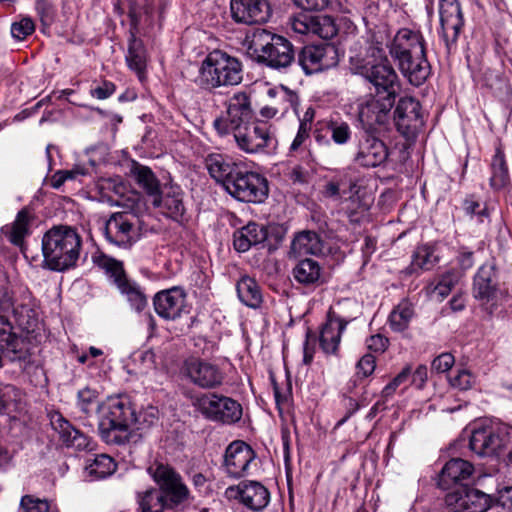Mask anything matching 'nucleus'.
I'll use <instances>...</instances> for the list:
<instances>
[{"label":"nucleus","mask_w":512,"mask_h":512,"mask_svg":"<svg viewBox=\"0 0 512 512\" xmlns=\"http://www.w3.org/2000/svg\"><path fill=\"white\" fill-rule=\"evenodd\" d=\"M99 434L108 445H125L132 437L131 427L146 429L153 426L159 417L154 406H148L137 415L126 396L109 398L102 406Z\"/></svg>","instance_id":"f257e3e1"},{"label":"nucleus","mask_w":512,"mask_h":512,"mask_svg":"<svg viewBox=\"0 0 512 512\" xmlns=\"http://www.w3.org/2000/svg\"><path fill=\"white\" fill-rule=\"evenodd\" d=\"M390 56L410 84L420 86L428 78L431 67L420 31L409 28L399 29L392 37Z\"/></svg>","instance_id":"f03ea898"},{"label":"nucleus","mask_w":512,"mask_h":512,"mask_svg":"<svg viewBox=\"0 0 512 512\" xmlns=\"http://www.w3.org/2000/svg\"><path fill=\"white\" fill-rule=\"evenodd\" d=\"M41 248L44 267L63 272L77 265L82 238L71 226L55 225L44 233Z\"/></svg>","instance_id":"7ed1b4c3"},{"label":"nucleus","mask_w":512,"mask_h":512,"mask_svg":"<svg viewBox=\"0 0 512 512\" xmlns=\"http://www.w3.org/2000/svg\"><path fill=\"white\" fill-rule=\"evenodd\" d=\"M243 80L241 61L222 50H213L199 68L196 83L205 90H215L240 84Z\"/></svg>","instance_id":"20e7f679"},{"label":"nucleus","mask_w":512,"mask_h":512,"mask_svg":"<svg viewBox=\"0 0 512 512\" xmlns=\"http://www.w3.org/2000/svg\"><path fill=\"white\" fill-rule=\"evenodd\" d=\"M249 48L253 51L258 63L272 69L284 70L295 61L292 43L285 37L265 29L254 32Z\"/></svg>","instance_id":"39448f33"},{"label":"nucleus","mask_w":512,"mask_h":512,"mask_svg":"<svg viewBox=\"0 0 512 512\" xmlns=\"http://www.w3.org/2000/svg\"><path fill=\"white\" fill-rule=\"evenodd\" d=\"M351 65L353 73L369 82L377 96H398L400 79L389 58L355 59L351 61Z\"/></svg>","instance_id":"423d86ee"},{"label":"nucleus","mask_w":512,"mask_h":512,"mask_svg":"<svg viewBox=\"0 0 512 512\" xmlns=\"http://www.w3.org/2000/svg\"><path fill=\"white\" fill-rule=\"evenodd\" d=\"M92 262L113 281L132 309L141 312L147 307L148 302L144 290L136 281L128 278L122 261L104 253H96L92 255Z\"/></svg>","instance_id":"0eeeda50"},{"label":"nucleus","mask_w":512,"mask_h":512,"mask_svg":"<svg viewBox=\"0 0 512 512\" xmlns=\"http://www.w3.org/2000/svg\"><path fill=\"white\" fill-rule=\"evenodd\" d=\"M239 150L247 154H271L278 146L272 126L264 121H251L231 132Z\"/></svg>","instance_id":"6e6552de"},{"label":"nucleus","mask_w":512,"mask_h":512,"mask_svg":"<svg viewBox=\"0 0 512 512\" xmlns=\"http://www.w3.org/2000/svg\"><path fill=\"white\" fill-rule=\"evenodd\" d=\"M225 111L213 121V127L220 136H226L254 119L251 96L245 91L235 92L224 103Z\"/></svg>","instance_id":"1a4fd4ad"},{"label":"nucleus","mask_w":512,"mask_h":512,"mask_svg":"<svg viewBox=\"0 0 512 512\" xmlns=\"http://www.w3.org/2000/svg\"><path fill=\"white\" fill-rule=\"evenodd\" d=\"M225 191L240 202L256 204L266 200L269 187L265 176L242 165Z\"/></svg>","instance_id":"9d476101"},{"label":"nucleus","mask_w":512,"mask_h":512,"mask_svg":"<svg viewBox=\"0 0 512 512\" xmlns=\"http://www.w3.org/2000/svg\"><path fill=\"white\" fill-rule=\"evenodd\" d=\"M192 405L204 418L213 422L234 424L242 417L240 403L216 393L201 394L193 399Z\"/></svg>","instance_id":"9b49d317"},{"label":"nucleus","mask_w":512,"mask_h":512,"mask_svg":"<svg viewBox=\"0 0 512 512\" xmlns=\"http://www.w3.org/2000/svg\"><path fill=\"white\" fill-rule=\"evenodd\" d=\"M511 442V426L482 427L473 430L469 447L479 456H498L510 447Z\"/></svg>","instance_id":"f8f14e48"},{"label":"nucleus","mask_w":512,"mask_h":512,"mask_svg":"<svg viewBox=\"0 0 512 512\" xmlns=\"http://www.w3.org/2000/svg\"><path fill=\"white\" fill-rule=\"evenodd\" d=\"M148 471L159 486L157 490L163 493V500L170 509L176 508L188 499L189 490L181 476L172 467L156 464L151 466Z\"/></svg>","instance_id":"ddd939ff"},{"label":"nucleus","mask_w":512,"mask_h":512,"mask_svg":"<svg viewBox=\"0 0 512 512\" xmlns=\"http://www.w3.org/2000/svg\"><path fill=\"white\" fill-rule=\"evenodd\" d=\"M104 236L111 245L130 249L140 239L135 216L127 212L113 213L105 222Z\"/></svg>","instance_id":"4468645a"},{"label":"nucleus","mask_w":512,"mask_h":512,"mask_svg":"<svg viewBox=\"0 0 512 512\" xmlns=\"http://www.w3.org/2000/svg\"><path fill=\"white\" fill-rule=\"evenodd\" d=\"M181 373L190 383L204 390L217 389L225 380V373L217 364L195 357L184 361Z\"/></svg>","instance_id":"2eb2a0df"},{"label":"nucleus","mask_w":512,"mask_h":512,"mask_svg":"<svg viewBox=\"0 0 512 512\" xmlns=\"http://www.w3.org/2000/svg\"><path fill=\"white\" fill-rule=\"evenodd\" d=\"M389 149L386 143L370 129L359 133L355 144L353 162L362 168H375L386 162Z\"/></svg>","instance_id":"dca6fc26"},{"label":"nucleus","mask_w":512,"mask_h":512,"mask_svg":"<svg viewBox=\"0 0 512 512\" xmlns=\"http://www.w3.org/2000/svg\"><path fill=\"white\" fill-rule=\"evenodd\" d=\"M30 293L23 291L22 300L14 298V294L8 288L0 289V316L5 315L9 322V315L13 314L17 324L22 330L34 331L38 319L35 310L30 305Z\"/></svg>","instance_id":"f3484780"},{"label":"nucleus","mask_w":512,"mask_h":512,"mask_svg":"<svg viewBox=\"0 0 512 512\" xmlns=\"http://www.w3.org/2000/svg\"><path fill=\"white\" fill-rule=\"evenodd\" d=\"M394 124L407 140H414L424 126L421 104L413 97H401L394 109Z\"/></svg>","instance_id":"a211bd4d"},{"label":"nucleus","mask_w":512,"mask_h":512,"mask_svg":"<svg viewBox=\"0 0 512 512\" xmlns=\"http://www.w3.org/2000/svg\"><path fill=\"white\" fill-rule=\"evenodd\" d=\"M338 62V48L331 43L307 45L298 54V64L307 75L335 67Z\"/></svg>","instance_id":"6ab92c4d"},{"label":"nucleus","mask_w":512,"mask_h":512,"mask_svg":"<svg viewBox=\"0 0 512 512\" xmlns=\"http://www.w3.org/2000/svg\"><path fill=\"white\" fill-rule=\"evenodd\" d=\"M441 37L447 50L456 44L465 25L461 4L458 0H439Z\"/></svg>","instance_id":"aec40b11"},{"label":"nucleus","mask_w":512,"mask_h":512,"mask_svg":"<svg viewBox=\"0 0 512 512\" xmlns=\"http://www.w3.org/2000/svg\"><path fill=\"white\" fill-rule=\"evenodd\" d=\"M255 458L256 453L249 444L241 440L233 441L225 450L223 469L231 478L244 477Z\"/></svg>","instance_id":"412c9836"},{"label":"nucleus","mask_w":512,"mask_h":512,"mask_svg":"<svg viewBox=\"0 0 512 512\" xmlns=\"http://www.w3.org/2000/svg\"><path fill=\"white\" fill-rule=\"evenodd\" d=\"M291 27L298 34H312L322 39H332L338 32L334 19L327 15L299 13L292 18Z\"/></svg>","instance_id":"4be33fe9"},{"label":"nucleus","mask_w":512,"mask_h":512,"mask_svg":"<svg viewBox=\"0 0 512 512\" xmlns=\"http://www.w3.org/2000/svg\"><path fill=\"white\" fill-rule=\"evenodd\" d=\"M153 306L159 317L167 321H173L188 312L186 306V293L180 287L157 292L153 298Z\"/></svg>","instance_id":"5701e85b"},{"label":"nucleus","mask_w":512,"mask_h":512,"mask_svg":"<svg viewBox=\"0 0 512 512\" xmlns=\"http://www.w3.org/2000/svg\"><path fill=\"white\" fill-rule=\"evenodd\" d=\"M230 10L237 23L247 25L265 23L271 16L267 0H231Z\"/></svg>","instance_id":"b1692460"},{"label":"nucleus","mask_w":512,"mask_h":512,"mask_svg":"<svg viewBox=\"0 0 512 512\" xmlns=\"http://www.w3.org/2000/svg\"><path fill=\"white\" fill-rule=\"evenodd\" d=\"M227 493H235L240 502L254 512L262 511L270 502L268 489L257 481L241 482L236 487H229Z\"/></svg>","instance_id":"393cba45"},{"label":"nucleus","mask_w":512,"mask_h":512,"mask_svg":"<svg viewBox=\"0 0 512 512\" xmlns=\"http://www.w3.org/2000/svg\"><path fill=\"white\" fill-rule=\"evenodd\" d=\"M319 145H330L331 140L337 145L347 144L352 136L350 125L343 120H324L317 122L313 131Z\"/></svg>","instance_id":"a878e982"},{"label":"nucleus","mask_w":512,"mask_h":512,"mask_svg":"<svg viewBox=\"0 0 512 512\" xmlns=\"http://www.w3.org/2000/svg\"><path fill=\"white\" fill-rule=\"evenodd\" d=\"M396 98L375 95L359 106L358 116L363 124H384Z\"/></svg>","instance_id":"bb28decb"},{"label":"nucleus","mask_w":512,"mask_h":512,"mask_svg":"<svg viewBox=\"0 0 512 512\" xmlns=\"http://www.w3.org/2000/svg\"><path fill=\"white\" fill-rule=\"evenodd\" d=\"M350 320L329 313L326 323L322 326L319 335V345L325 354H336L341 341V335Z\"/></svg>","instance_id":"cd10ccee"},{"label":"nucleus","mask_w":512,"mask_h":512,"mask_svg":"<svg viewBox=\"0 0 512 512\" xmlns=\"http://www.w3.org/2000/svg\"><path fill=\"white\" fill-rule=\"evenodd\" d=\"M391 31L388 25L366 28V48L364 59L388 58L387 50L390 53L392 43Z\"/></svg>","instance_id":"c85d7f7f"},{"label":"nucleus","mask_w":512,"mask_h":512,"mask_svg":"<svg viewBox=\"0 0 512 512\" xmlns=\"http://www.w3.org/2000/svg\"><path fill=\"white\" fill-rule=\"evenodd\" d=\"M242 165L220 153H211L205 158V166L209 175L216 182L222 184L225 190L227 189L228 181L235 177V174Z\"/></svg>","instance_id":"c756f323"},{"label":"nucleus","mask_w":512,"mask_h":512,"mask_svg":"<svg viewBox=\"0 0 512 512\" xmlns=\"http://www.w3.org/2000/svg\"><path fill=\"white\" fill-rule=\"evenodd\" d=\"M154 207L161 208L163 212L174 220L182 218L185 212L183 192L177 185L166 186L152 199Z\"/></svg>","instance_id":"7c9ffc66"},{"label":"nucleus","mask_w":512,"mask_h":512,"mask_svg":"<svg viewBox=\"0 0 512 512\" xmlns=\"http://www.w3.org/2000/svg\"><path fill=\"white\" fill-rule=\"evenodd\" d=\"M473 471L474 467L469 461L452 458L443 466L438 477V486L443 490L450 489L454 484L468 479Z\"/></svg>","instance_id":"2f4dec72"},{"label":"nucleus","mask_w":512,"mask_h":512,"mask_svg":"<svg viewBox=\"0 0 512 512\" xmlns=\"http://www.w3.org/2000/svg\"><path fill=\"white\" fill-rule=\"evenodd\" d=\"M53 429L67 447L83 450L89 446V438L74 428L60 413H54L50 419Z\"/></svg>","instance_id":"473e14b6"},{"label":"nucleus","mask_w":512,"mask_h":512,"mask_svg":"<svg viewBox=\"0 0 512 512\" xmlns=\"http://www.w3.org/2000/svg\"><path fill=\"white\" fill-rule=\"evenodd\" d=\"M294 280L307 288L315 289L324 283L323 268L313 259L300 260L292 269Z\"/></svg>","instance_id":"72a5a7b5"},{"label":"nucleus","mask_w":512,"mask_h":512,"mask_svg":"<svg viewBox=\"0 0 512 512\" xmlns=\"http://www.w3.org/2000/svg\"><path fill=\"white\" fill-rule=\"evenodd\" d=\"M497 290V277L495 267L492 264L480 266L474 276L473 294L476 299L490 301Z\"/></svg>","instance_id":"f704fd0d"},{"label":"nucleus","mask_w":512,"mask_h":512,"mask_svg":"<svg viewBox=\"0 0 512 512\" xmlns=\"http://www.w3.org/2000/svg\"><path fill=\"white\" fill-rule=\"evenodd\" d=\"M23 341L12 332V326L5 315L0 316V367L3 357L13 361L21 358Z\"/></svg>","instance_id":"c9c22d12"},{"label":"nucleus","mask_w":512,"mask_h":512,"mask_svg":"<svg viewBox=\"0 0 512 512\" xmlns=\"http://www.w3.org/2000/svg\"><path fill=\"white\" fill-rule=\"evenodd\" d=\"M325 243L320 235L314 231H302L295 235L290 247V255L301 257L304 255H321L324 253Z\"/></svg>","instance_id":"e433bc0d"},{"label":"nucleus","mask_w":512,"mask_h":512,"mask_svg":"<svg viewBox=\"0 0 512 512\" xmlns=\"http://www.w3.org/2000/svg\"><path fill=\"white\" fill-rule=\"evenodd\" d=\"M234 248L238 252H246L252 246L263 243L267 239V230L263 225L250 222L234 232Z\"/></svg>","instance_id":"4c0bfd02"},{"label":"nucleus","mask_w":512,"mask_h":512,"mask_svg":"<svg viewBox=\"0 0 512 512\" xmlns=\"http://www.w3.org/2000/svg\"><path fill=\"white\" fill-rule=\"evenodd\" d=\"M358 185L346 175L338 176L325 185L324 195L333 199H341L343 203L358 200Z\"/></svg>","instance_id":"58836bf2"},{"label":"nucleus","mask_w":512,"mask_h":512,"mask_svg":"<svg viewBox=\"0 0 512 512\" xmlns=\"http://www.w3.org/2000/svg\"><path fill=\"white\" fill-rule=\"evenodd\" d=\"M128 67L134 71L142 82L146 78L147 57L143 42L131 33L128 51L125 57Z\"/></svg>","instance_id":"ea45409f"},{"label":"nucleus","mask_w":512,"mask_h":512,"mask_svg":"<svg viewBox=\"0 0 512 512\" xmlns=\"http://www.w3.org/2000/svg\"><path fill=\"white\" fill-rule=\"evenodd\" d=\"M391 9V0H366L362 12V19L366 28L387 25L385 21Z\"/></svg>","instance_id":"a19ab883"},{"label":"nucleus","mask_w":512,"mask_h":512,"mask_svg":"<svg viewBox=\"0 0 512 512\" xmlns=\"http://www.w3.org/2000/svg\"><path fill=\"white\" fill-rule=\"evenodd\" d=\"M239 300L252 309L259 308L263 303V295L259 284L254 278L243 276L236 285Z\"/></svg>","instance_id":"79ce46f5"},{"label":"nucleus","mask_w":512,"mask_h":512,"mask_svg":"<svg viewBox=\"0 0 512 512\" xmlns=\"http://www.w3.org/2000/svg\"><path fill=\"white\" fill-rule=\"evenodd\" d=\"M117 468L114 459L107 454H97L86 461L85 470L93 480L111 476Z\"/></svg>","instance_id":"37998d69"},{"label":"nucleus","mask_w":512,"mask_h":512,"mask_svg":"<svg viewBox=\"0 0 512 512\" xmlns=\"http://www.w3.org/2000/svg\"><path fill=\"white\" fill-rule=\"evenodd\" d=\"M509 183V171L501 147H497L491 161L490 185L493 189L504 188Z\"/></svg>","instance_id":"c03bdc74"},{"label":"nucleus","mask_w":512,"mask_h":512,"mask_svg":"<svg viewBox=\"0 0 512 512\" xmlns=\"http://www.w3.org/2000/svg\"><path fill=\"white\" fill-rule=\"evenodd\" d=\"M30 221L31 216L29 211L22 209L17 213L12 225L5 228L4 233L12 244L16 246L23 244L24 238L29 234Z\"/></svg>","instance_id":"a18cd8bd"},{"label":"nucleus","mask_w":512,"mask_h":512,"mask_svg":"<svg viewBox=\"0 0 512 512\" xmlns=\"http://www.w3.org/2000/svg\"><path fill=\"white\" fill-rule=\"evenodd\" d=\"M163 493L156 488H150L136 495L137 504L141 512H164L169 508L163 500Z\"/></svg>","instance_id":"49530a36"},{"label":"nucleus","mask_w":512,"mask_h":512,"mask_svg":"<svg viewBox=\"0 0 512 512\" xmlns=\"http://www.w3.org/2000/svg\"><path fill=\"white\" fill-rule=\"evenodd\" d=\"M413 316L414 309L412 304L405 300L401 301L389 315V326L394 332H403L409 327Z\"/></svg>","instance_id":"de8ad7c7"},{"label":"nucleus","mask_w":512,"mask_h":512,"mask_svg":"<svg viewBox=\"0 0 512 512\" xmlns=\"http://www.w3.org/2000/svg\"><path fill=\"white\" fill-rule=\"evenodd\" d=\"M279 94V99L282 101V104L280 107H274V106H265L260 110V114L264 118H273L278 113L281 115L288 112L289 109H296L298 105V95L289 90L286 87H281Z\"/></svg>","instance_id":"09e8293b"},{"label":"nucleus","mask_w":512,"mask_h":512,"mask_svg":"<svg viewBox=\"0 0 512 512\" xmlns=\"http://www.w3.org/2000/svg\"><path fill=\"white\" fill-rule=\"evenodd\" d=\"M439 262L436 249L429 245H421L416 248L412 255V271L431 270Z\"/></svg>","instance_id":"8fccbe9b"},{"label":"nucleus","mask_w":512,"mask_h":512,"mask_svg":"<svg viewBox=\"0 0 512 512\" xmlns=\"http://www.w3.org/2000/svg\"><path fill=\"white\" fill-rule=\"evenodd\" d=\"M483 82L491 89L496 96H508L511 92V85L504 74L496 69L487 68L483 72Z\"/></svg>","instance_id":"3c124183"},{"label":"nucleus","mask_w":512,"mask_h":512,"mask_svg":"<svg viewBox=\"0 0 512 512\" xmlns=\"http://www.w3.org/2000/svg\"><path fill=\"white\" fill-rule=\"evenodd\" d=\"M133 174L137 184L154 199L160 192V185L153 171L147 166L139 165L134 168Z\"/></svg>","instance_id":"603ef678"},{"label":"nucleus","mask_w":512,"mask_h":512,"mask_svg":"<svg viewBox=\"0 0 512 512\" xmlns=\"http://www.w3.org/2000/svg\"><path fill=\"white\" fill-rule=\"evenodd\" d=\"M20 509L22 512H59L54 502L31 494L21 497Z\"/></svg>","instance_id":"864d4df0"},{"label":"nucleus","mask_w":512,"mask_h":512,"mask_svg":"<svg viewBox=\"0 0 512 512\" xmlns=\"http://www.w3.org/2000/svg\"><path fill=\"white\" fill-rule=\"evenodd\" d=\"M19 399L20 391L16 387L0 382V415L15 411Z\"/></svg>","instance_id":"5fc2aeb1"},{"label":"nucleus","mask_w":512,"mask_h":512,"mask_svg":"<svg viewBox=\"0 0 512 512\" xmlns=\"http://www.w3.org/2000/svg\"><path fill=\"white\" fill-rule=\"evenodd\" d=\"M459 278L460 276L456 271H447L437 279V282L433 288V293L441 299H444L450 294L454 286L458 283Z\"/></svg>","instance_id":"6e6d98bb"},{"label":"nucleus","mask_w":512,"mask_h":512,"mask_svg":"<svg viewBox=\"0 0 512 512\" xmlns=\"http://www.w3.org/2000/svg\"><path fill=\"white\" fill-rule=\"evenodd\" d=\"M10 30L14 39L22 41L35 31V23L32 18L22 16L18 21L12 23Z\"/></svg>","instance_id":"4d7b16f0"},{"label":"nucleus","mask_w":512,"mask_h":512,"mask_svg":"<svg viewBox=\"0 0 512 512\" xmlns=\"http://www.w3.org/2000/svg\"><path fill=\"white\" fill-rule=\"evenodd\" d=\"M98 395L94 390L84 388L78 392V407L85 414H90L99 408Z\"/></svg>","instance_id":"13d9d810"},{"label":"nucleus","mask_w":512,"mask_h":512,"mask_svg":"<svg viewBox=\"0 0 512 512\" xmlns=\"http://www.w3.org/2000/svg\"><path fill=\"white\" fill-rule=\"evenodd\" d=\"M36 11L43 26H50L56 17V7L50 0H37Z\"/></svg>","instance_id":"bf43d9fd"},{"label":"nucleus","mask_w":512,"mask_h":512,"mask_svg":"<svg viewBox=\"0 0 512 512\" xmlns=\"http://www.w3.org/2000/svg\"><path fill=\"white\" fill-rule=\"evenodd\" d=\"M463 209L467 215L476 216L480 223L489 216L487 207L477 201L474 196H469L464 200Z\"/></svg>","instance_id":"052dcab7"},{"label":"nucleus","mask_w":512,"mask_h":512,"mask_svg":"<svg viewBox=\"0 0 512 512\" xmlns=\"http://www.w3.org/2000/svg\"><path fill=\"white\" fill-rule=\"evenodd\" d=\"M376 368L375 357L368 353L363 355L356 364V376L364 379L373 374Z\"/></svg>","instance_id":"680f3d73"},{"label":"nucleus","mask_w":512,"mask_h":512,"mask_svg":"<svg viewBox=\"0 0 512 512\" xmlns=\"http://www.w3.org/2000/svg\"><path fill=\"white\" fill-rule=\"evenodd\" d=\"M493 496V505L502 509L503 512H512V486H505Z\"/></svg>","instance_id":"e2e57ef3"},{"label":"nucleus","mask_w":512,"mask_h":512,"mask_svg":"<svg viewBox=\"0 0 512 512\" xmlns=\"http://www.w3.org/2000/svg\"><path fill=\"white\" fill-rule=\"evenodd\" d=\"M475 377L468 370H459L458 373L449 379L450 385L459 390H468L474 384Z\"/></svg>","instance_id":"0e129e2a"},{"label":"nucleus","mask_w":512,"mask_h":512,"mask_svg":"<svg viewBox=\"0 0 512 512\" xmlns=\"http://www.w3.org/2000/svg\"><path fill=\"white\" fill-rule=\"evenodd\" d=\"M411 375V369L409 366L405 367L396 377L393 378L382 390V396L384 398L391 397L396 389L404 382L408 380Z\"/></svg>","instance_id":"69168bd1"},{"label":"nucleus","mask_w":512,"mask_h":512,"mask_svg":"<svg viewBox=\"0 0 512 512\" xmlns=\"http://www.w3.org/2000/svg\"><path fill=\"white\" fill-rule=\"evenodd\" d=\"M455 363V358L451 353L444 352L438 355L431 364L432 370L437 373H445L449 371Z\"/></svg>","instance_id":"338daca9"},{"label":"nucleus","mask_w":512,"mask_h":512,"mask_svg":"<svg viewBox=\"0 0 512 512\" xmlns=\"http://www.w3.org/2000/svg\"><path fill=\"white\" fill-rule=\"evenodd\" d=\"M366 345L372 352L383 353L388 348L389 340L381 334H375L366 340Z\"/></svg>","instance_id":"774afa93"}]
</instances>
